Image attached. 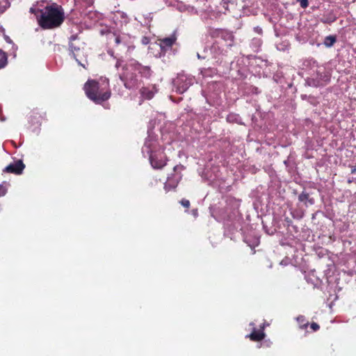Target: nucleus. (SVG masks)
I'll return each mask as SVG.
<instances>
[{"label":"nucleus","mask_w":356,"mask_h":356,"mask_svg":"<svg viewBox=\"0 0 356 356\" xmlns=\"http://www.w3.org/2000/svg\"><path fill=\"white\" fill-rule=\"evenodd\" d=\"M37 16L39 26L44 30L60 27L65 21V13L61 6L52 3L40 10Z\"/></svg>","instance_id":"1"},{"label":"nucleus","mask_w":356,"mask_h":356,"mask_svg":"<svg viewBox=\"0 0 356 356\" xmlns=\"http://www.w3.org/2000/svg\"><path fill=\"white\" fill-rule=\"evenodd\" d=\"M83 89L88 98L97 104H102L111 96L108 80L100 83L94 79H88Z\"/></svg>","instance_id":"2"},{"label":"nucleus","mask_w":356,"mask_h":356,"mask_svg":"<svg viewBox=\"0 0 356 356\" xmlns=\"http://www.w3.org/2000/svg\"><path fill=\"white\" fill-rule=\"evenodd\" d=\"M136 72L132 60L123 65L122 72L119 74V78L127 89H133L137 86L138 80Z\"/></svg>","instance_id":"3"},{"label":"nucleus","mask_w":356,"mask_h":356,"mask_svg":"<svg viewBox=\"0 0 356 356\" xmlns=\"http://www.w3.org/2000/svg\"><path fill=\"white\" fill-rule=\"evenodd\" d=\"M209 35L212 38L222 39L227 49H231L234 45L235 37L232 31L222 29H212L209 31Z\"/></svg>","instance_id":"4"},{"label":"nucleus","mask_w":356,"mask_h":356,"mask_svg":"<svg viewBox=\"0 0 356 356\" xmlns=\"http://www.w3.org/2000/svg\"><path fill=\"white\" fill-rule=\"evenodd\" d=\"M184 167L182 165H177L173 168L175 174L168 177L166 182L164 184V189L166 192L174 190L177 188L179 181L181 179V174H177V171L181 172Z\"/></svg>","instance_id":"5"},{"label":"nucleus","mask_w":356,"mask_h":356,"mask_svg":"<svg viewBox=\"0 0 356 356\" xmlns=\"http://www.w3.org/2000/svg\"><path fill=\"white\" fill-rule=\"evenodd\" d=\"M149 161L154 169H161L167 164L166 156L163 154H152L149 156Z\"/></svg>","instance_id":"6"},{"label":"nucleus","mask_w":356,"mask_h":356,"mask_svg":"<svg viewBox=\"0 0 356 356\" xmlns=\"http://www.w3.org/2000/svg\"><path fill=\"white\" fill-rule=\"evenodd\" d=\"M78 40V35L74 34L70 36V50L72 57L80 63L78 57L80 56V53L81 52V48L79 44H77L74 42L75 40Z\"/></svg>","instance_id":"7"},{"label":"nucleus","mask_w":356,"mask_h":356,"mask_svg":"<svg viewBox=\"0 0 356 356\" xmlns=\"http://www.w3.org/2000/svg\"><path fill=\"white\" fill-rule=\"evenodd\" d=\"M25 168V165L22 160H17L6 167L4 172L15 175H21Z\"/></svg>","instance_id":"8"},{"label":"nucleus","mask_w":356,"mask_h":356,"mask_svg":"<svg viewBox=\"0 0 356 356\" xmlns=\"http://www.w3.org/2000/svg\"><path fill=\"white\" fill-rule=\"evenodd\" d=\"M192 83L193 81L190 78H187L184 76L178 77L177 80V91L179 93H184Z\"/></svg>","instance_id":"9"},{"label":"nucleus","mask_w":356,"mask_h":356,"mask_svg":"<svg viewBox=\"0 0 356 356\" xmlns=\"http://www.w3.org/2000/svg\"><path fill=\"white\" fill-rule=\"evenodd\" d=\"M134 68L136 72H138L141 76L145 78H149L152 75V70L149 66H145L138 63L137 60H132Z\"/></svg>","instance_id":"10"},{"label":"nucleus","mask_w":356,"mask_h":356,"mask_svg":"<svg viewBox=\"0 0 356 356\" xmlns=\"http://www.w3.org/2000/svg\"><path fill=\"white\" fill-rule=\"evenodd\" d=\"M176 40L177 38L175 35H172L168 38L160 39V47L161 49L171 48L172 45L175 44Z\"/></svg>","instance_id":"11"},{"label":"nucleus","mask_w":356,"mask_h":356,"mask_svg":"<svg viewBox=\"0 0 356 356\" xmlns=\"http://www.w3.org/2000/svg\"><path fill=\"white\" fill-rule=\"evenodd\" d=\"M140 94L143 99L149 100L153 98L154 91L153 90V88L142 87L140 89Z\"/></svg>","instance_id":"12"},{"label":"nucleus","mask_w":356,"mask_h":356,"mask_svg":"<svg viewBox=\"0 0 356 356\" xmlns=\"http://www.w3.org/2000/svg\"><path fill=\"white\" fill-rule=\"evenodd\" d=\"M248 337L252 341H260L265 337V333L263 330H256L255 329L248 335Z\"/></svg>","instance_id":"13"},{"label":"nucleus","mask_w":356,"mask_h":356,"mask_svg":"<svg viewBox=\"0 0 356 356\" xmlns=\"http://www.w3.org/2000/svg\"><path fill=\"white\" fill-rule=\"evenodd\" d=\"M108 40L111 44L113 43V46L118 47L120 44L124 43L122 36L115 33H113L108 35Z\"/></svg>","instance_id":"14"},{"label":"nucleus","mask_w":356,"mask_h":356,"mask_svg":"<svg viewBox=\"0 0 356 356\" xmlns=\"http://www.w3.org/2000/svg\"><path fill=\"white\" fill-rule=\"evenodd\" d=\"M211 51L217 56H226L227 53V49L221 48L219 45V42H215L211 46Z\"/></svg>","instance_id":"15"},{"label":"nucleus","mask_w":356,"mask_h":356,"mask_svg":"<svg viewBox=\"0 0 356 356\" xmlns=\"http://www.w3.org/2000/svg\"><path fill=\"white\" fill-rule=\"evenodd\" d=\"M298 200L300 202H305V204H307V202L311 205L314 204V199L310 197L309 193L305 192H302L299 195Z\"/></svg>","instance_id":"16"},{"label":"nucleus","mask_w":356,"mask_h":356,"mask_svg":"<svg viewBox=\"0 0 356 356\" xmlns=\"http://www.w3.org/2000/svg\"><path fill=\"white\" fill-rule=\"evenodd\" d=\"M296 321L299 325V327L301 330L306 329L309 325V322L306 320L304 316H298L296 318Z\"/></svg>","instance_id":"17"},{"label":"nucleus","mask_w":356,"mask_h":356,"mask_svg":"<svg viewBox=\"0 0 356 356\" xmlns=\"http://www.w3.org/2000/svg\"><path fill=\"white\" fill-rule=\"evenodd\" d=\"M337 41V38L335 35H328L325 37L324 40V44L327 47H331L334 45V44Z\"/></svg>","instance_id":"18"},{"label":"nucleus","mask_w":356,"mask_h":356,"mask_svg":"<svg viewBox=\"0 0 356 356\" xmlns=\"http://www.w3.org/2000/svg\"><path fill=\"white\" fill-rule=\"evenodd\" d=\"M8 63V57L6 52L0 49V69L3 68Z\"/></svg>","instance_id":"19"},{"label":"nucleus","mask_w":356,"mask_h":356,"mask_svg":"<svg viewBox=\"0 0 356 356\" xmlns=\"http://www.w3.org/2000/svg\"><path fill=\"white\" fill-rule=\"evenodd\" d=\"M180 204L185 208L188 209L190 207L191 203L190 201L186 199H182L180 201Z\"/></svg>","instance_id":"20"},{"label":"nucleus","mask_w":356,"mask_h":356,"mask_svg":"<svg viewBox=\"0 0 356 356\" xmlns=\"http://www.w3.org/2000/svg\"><path fill=\"white\" fill-rule=\"evenodd\" d=\"M310 327L314 332H316L320 329V325L315 322H312L310 324Z\"/></svg>","instance_id":"21"},{"label":"nucleus","mask_w":356,"mask_h":356,"mask_svg":"<svg viewBox=\"0 0 356 356\" xmlns=\"http://www.w3.org/2000/svg\"><path fill=\"white\" fill-rule=\"evenodd\" d=\"M123 60L120 58H118L117 60H116V63L115 64V67L116 68V70H119V68L120 67H123Z\"/></svg>","instance_id":"22"},{"label":"nucleus","mask_w":356,"mask_h":356,"mask_svg":"<svg viewBox=\"0 0 356 356\" xmlns=\"http://www.w3.org/2000/svg\"><path fill=\"white\" fill-rule=\"evenodd\" d=\"M302 8H306L309 6L308 0H298Z\"/></svg>","instance_id":"23"},{"label":"nucleus","mask_w":356,"mask_h":356,"mask_svg":"<svg viewBox=\"0 0 356 356\" xmlns=\"http://www.w3.org/2000/svg\"><path fill=\"white\" fill-rule=\"evenodd\" d=\"M83 3L85 7H89L92 6L94 3V0H81Z\"/></svg>","instance_id":"24"},{"label":"nucleus","mask_w":356,"mask_h":356,"mask_svg":"<svg viewBox=\"0 0 356 356\" xmlns=\"http://www.w3.org/2000/svg\"><path fill=\"white\" fill-rule=\"evenodd\" d=\"M7 193V189L3 186L0 185V197L5 195Z\"/></svg>","instance_id":"25"},{"label":"nucleus","mask_w":356,"mask_h":356,"mask_svg":"<svg viewBox=\"0 0 356 356\" xmlns=\"http://www.w3.org/2000/svg\"><path fill=\"white\" fill-rule=\"evenodd\" d=\"M254 31L257 33H258V34H259V35H261V34H262V33H263L262 29H261V27H259V26H256V27H254Z\"/></svg>","instance_id":"26"},{"label":"nucleus","mask_w":356,"mask_h":356,"mask_svg":"<svg viewBox=\"0 0 356 356\" xmlns=\"http://www.w3.org/2000/svg\"><path fill=\"white\" fill-rule=\"evenodd\" d=\"M5 2H6V5L3 7V9H0L1 12H4L6 10V8L8 6V1L6 0H5Z\"/></svg>","instance_id":"27"},{"label":"nucleus","mask_w":356,"mask_h":356,"mask_svg":"<svg viewBox=\"0 0 356 356\" xmlns=\"http://www.w3.org/2000/svg\"><path fill=\"white\" fill-rule=\"evenodd\" d=\"M351 174H355L356 173V167L355 166H352L351 167Z\"/></svg>","instance_id":"28"},{"label":"nucleus","mask_w":356,"mask_h":356,"mask_svg":"<svg viewBox=\"0 0 356 356\" xmlns=\"http://www.w3.org/2000/svg\"><path fill=\"white\" fill-rule=\"evenodd\" d=\"M108 54H109L110 55L113 56V51H108Z\"/></svg>","instance_id":"29"},{"label":"nucleus","mask_w":356,"mask_h":356,"mask_svg":"<svg viewBox=\"0 0 356 356\" xmlns=\"http://www.w3.org/2000/svg\"><path fill=\"white\" fill-rule=\"evenodd\" d=\"M33 113H35V114H38V112L33 111Z\"/></svg>","instance_id":"30"}]
</instances>
